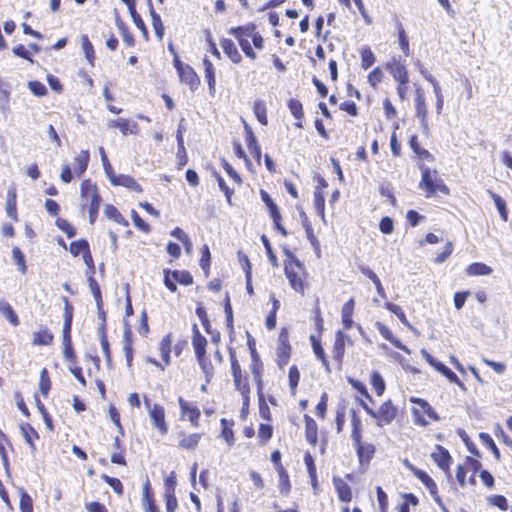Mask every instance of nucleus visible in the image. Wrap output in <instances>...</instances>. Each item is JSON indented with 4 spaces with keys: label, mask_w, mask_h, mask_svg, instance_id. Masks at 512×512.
I'll return each mask as SVG.
<instances>
[{
    "label": "nucleus",
    "mask_w": 512,
    "mask_h": 512,
    "mask_svg": "<svg viewBox=\"0 0 512 512\" xmlns=\"http://www.w3.org/2000/svg\"><path fill=\"white\" fill-rule=\"evenodd\" d=\"M80 206L82 209L88 207L90 224H94L100 209L101 197L98 188L91 180L86 179L80 187Z\"/></svg>",
    "instance_id": "obj_1"
},
{
    "label": "nucleus",
    "mask_w": 512,
    "mask_h": 512,
    "mask_svg": "<svg viewBox=\"0 0 512 512\" xmlns=\"http://www.w3.org/2000/svg\"><path fill=\"white\" fill-rule=\"evenodd\" d=\"M421 170L422 178L419 183V188L426 191V197H430L438 191L445 195L449 194L448 187L444 184L443 180L438 176L437 171H432L428 167H422Z\"/></svg>",
    "instance_id": "obj_2"
},
{
    "label": "nucleus",
    "mask_w": 512,
    "mask_h": 512,
    "mask_svg": "<svg viewBox=\"0 0 512 512\" xmlns=\"http://www.w3.org/2000/svg\"><path fill=\"white\" fill-rule=\"evenodd\" d=\"M411 402L415 404L412 408L414 422L420 426H427L429 420L437 421L439 417L430 404L421 398H411Z\"/></svg>",
    "instance_id": "obj_3"
},
{
    "label": "nucleus",
    "mask_w": 512,
    "mask_h": 512,
    "mask_svg": "<svg viewBox=\"0 0 512 512\" xmlns=\"http://www.w3.org/2000/svg\"><path fill=\"white\" fill-rule=\"evenodd\" d=\"M231 372L235 389L240 392L244 398V405H248L250 400V387L247 377H243L241 366L233 353H230Z\"/></svg>",
    "instance_id": "obj_4"
},
{
    "label": "nucleus",
    "mask_w": 512,
    "mask_h": 512,
    "mask_svg": "<svg viewBox=\"0 0 512 512\" xmlns=\"http://www.w3.org/2000/svg\"><path fill=\"white\" fill-rule=\"evenodd\" d=\"M360 404L367 414L377 420L378 426L390 424L397 414V409L393 406L391 401L384 402L377 412L371 409L363 400H360Z\"/></svg>",
    "instance_id": "obj_5"
},
{
    "label": "nucleus",
    "mask_w": 512,
    "mask_h": 512,
    "mask_svg": "<svg viewBox=\"0 0 512 512\" xmlns=\"http://www.w3.org/2000/svg\"><path fill=\"white\" fill-rule=\"evenodd\" d=\"M296 268L301 270L302 265L298 259L293 258L290 263L285 264V267H284L285 276L288 279L291 288L294 291H296L297 293L304 295V293H305L304 277L302 274H300L298 271H296Z\"/></svg>",
    "instance_id": "obj_6"
},
{
    "label": "nucleus",
    "mask_w": 512,
    "mask_h": 512,
    "mask_svg": "<svg viewBox=\"0 0 512 512\" xmlns=\"http://www.w3.org/2000/svg\"><path fill=\"white\" fill-rule=\"evenodd\" d=\"M144 404L153 427L157 429L161 435H166L168 433V424L165 419L164 407L159 404H151L146 398Z\"/></svg>",
    "instance_id": "obj_7"
},
{
    "label": "nucleus",
    "mask_w": 512,
    "mask_h": 512,
    "mask_svg": "<svg viewBox=\"0 0 512 512\" xmlns=\"http://www.w3.org/2000/svg\"><path fill=\"white\" fill-rule=\"evenodd\" d=\"M409 469L414 474V476L419 479L425 487L429 490L433 500L437 503V505L444 511L447 512L445 505L442 502V499L438 495V487L435 481L425 472L422 471L412 465H409Z\"/></svg>",
    "instance_id": "obj_8"
},
{
    "label": "nucleus",
    "mask_w": 512,
    "mask_h": 512,
    "mask_svg": "<svg viewBox=\"0 0 512 512\" xmlns=\"http://www.w3.org/2000/svg\"><path fill=\"white\" fill-rule=\"evenodd\" d=\"M164 274V284L171 292L177 291L176 283L186 286L193 283V277L188 271L175 270L171 272L165 270Z\"/></svg>",
    "instance_id": "obj_9"
},
{
    "label": "nucleus",
    "mask_w": 512,
    "mask_h": 512,
    "mask_svg": "<svg viewBox=\"0 0 512 512\" xmlns=\"http://www.w3.org/2000/svg\"><path fill=\"white\" fill-rule=\"evenodd\" d=\"M229 33L237 39L239 46L248 58L252 60L257 58L256 53L253 51L250 45L249 39H251V36H248L246 25L231 28Z\"/></svg>",
    "instance_id": "obj_10"
},
{
    "label": "nucleus",
    "mask_w": 512,
    "mask_h": 512,
    "mask_svg": "<svg viewBox=\"0 0 512 512\" xmlns=\"http://www.w3.org/2000/svg\"><path fill=\"white\" fill-rule=\"evenodd\" d=\"M416 116L420 120L421 127L425 133L429 131L428 108L425 101L424 91L421 87L416 88L415 98Z\"/></svg>",
    "instance_id": "obj_11"
},
{
    "label": "nucleus",
    "mask_w": 512,
    "mask_h": 512,
    "mask_svg": "<svg viewBox=\"0 0 512 512\" xmlns=\"http://www.w3.org/2000/svg\"><path fill=\"white\" fill-rule=\"evenodd\" d=\"M178 404L181 409L182 417H187L194 427H198L201 412L197 405L193 402L184 400L182 397L178 398Z\"/></svg>",
    "instance_id": "obj_12"
},
{
    "label": "nucleus",
    "mask_w": 512,
    "mask_h": 512,
    "mask_svg": "<svg viewBox=\"0 0 512 512\" xmlns=\"http://www.w3.org/2000/svg\"><path fill=\"white\" fill-rule=\"evenodd\" d=\"M386 70L392 75L395 81H402L408 78L405 64L400 58L393 57L385 65Z\"/></svg>",
    "instance_id": "obj_13"
},
{
    "label": "nucleus",
    "mask_w": 512,
    "mask_h": 512,
    "mask_svg": "<svg viewBox=\"0 0 512 512\" xmlns=\"http://www.w3.org/2000/svg\"><path fill=\"white\" fill-rule=\"evenodd\" d=\"M419 72L428 82H432L434 94L436 97V112L438 115H440L444 105V97L441 91V87L438 81L426 69L421 68Z\"/></svg>",
    "instance_id": "obj_14"
},
{
    "label": "nucleus",
    "mask_w": 512,
    "mask_h": 512,
    "mask_svg": "<svg viewBox=\"0 0 512 512\" xmlns=\"http://www.w3.org/2000/svg\"><path fill=\"white\" fill-rule=\"evenodd\" d=\"M431 457L440 469L444 471L449 470L451 464V456L447 449L441 445H436L434 451L431 454Z\"/></svg>",
    "instance_id": "obj_15"
},
{
    "label": "nucleus",
    "mask_w": 512,
    "mask_h": 512,
    "mask_svg": "<svg viewBox=\"0 0 512 512\" xmlns=\"http://www.w3.org/2000/svg\"><path fill=\"white\" fill-rule=\"evenodd\" d=\"M108 127L119 128L123 136H126L128 133L138 134L139 132L138 124L125 118L110 120L108 122Z\"/></svg>",
    "instance_id": "obj_16"
},
{
    "label": "nucleus",
    "mask_w": 512,
    "mask_h": 512,
    "mask_svg": "<svg viewBox=\"0 0 512 512\" xmlns=\"http://www.w3.org/2000/svg\"><path fill=\"white\" fill-rule=\"evenodd\" d=\"M353 443L360 463L369 462L374 455L375 447L370 443H363L362 438Z\"/></svg>",
    "instance_id": "obj_17"
},
{
    "label": "nucleus",
    "mask_w": 512,
    "mask_h": 512,
    "mask_svg": "<svg viewBox=\"0 0 512 512\" xmlns=\"http://www.w3.org/2000/svg\"><path fill=\"white\" fill-rule=\"evenodd\" d=\"M179 79L182 83L187 84L192 91L196 90L200 80L194 69L187 65L178 73Z\"/></svg>",
    "instance_id": "obj_18"
},
{
    "label": "nucleus",
    "mask_w": 512,
    "mask_h": 512,
    "mask_svg": "<svg viewBox=\"0 0 512 512\" xmlns=\"http://www.w3.org/2000/svg\"><path fill=\"white\" fill-rule=\"evenodd\" d=\"M376 327L380 335L391 342L396 348L404 351L407 354L411 353L410 349L406 345L402 344L398 338L394 337L393 333L386 325L382 324L381 322H377Z\"/></svg>",
    "instance_id": "obj_19"
},
{
    "label": "nucleus",
    "mask_w": 512,
    "mask_h": 512,
    "mask_svg": "<svg viewBox=\"0 0 512 512\" xmlns=\"http://www.w3.org/2000/svg\"><path fill=\"white\" fill-rule=\"evenodd\" d=\"M192 345L194 348L196 358H200L204 356L206 353L207 340L200 333L197 324L193 325V337H192Z\"/></svg>",
    "instance_id": "obj_20"
},
{
    "label": "nucleus",
    "mask_w": 512,
    "mask_h": 512,
    "mask_svg": "<svg viewBox=\"0 0 512 512\" xmlns=\"http://www.w3.org/2000/svg\"><path fill=\"white\" fill-rule=\"evenodd\" d=\"M333 484L337 491L338 497L343 502H350L352 499V491L350 486L340 477H333Z\"/></svg>",
    "instance_id": "obj_21"
},
{
    "label": "nucleus",
    "mask_w": 512,
    "mask_h": 512,
    "mask_svg": "<svg viewBox=\"0 0 512 512\" xmlns=\"http://www.w3.org/2000/svg\"><path fill=\"white\" fill-rule=\"evenodd\" d=\"M54 335L48 329H40L32 334L34 346H48L53 343Z\"/></svg>",
    "instance_id": "obj_22"
},
{
    "label": "nucleus",
    "mask_w": 512,
    "mask_h": 512,
    "mask_svg": "<svg viewBox=\"0 0 512 512\" xmlns=\"http://www.w3.org/2000/svg\"><path fill=\"white\" fill-rule=\"evenodd\" d=\"M220 45L224 53L233 63L241 62L242 56L239 53L235 43L231 39H223Z\"/></svg>",
    "instance_id": "obj_23"
},
{
    "label": "nucleus",
    "mask_w": 512,
    "mask_h": 512,
    "mask_svg": "<svg viewBox=\"0 0 512 512\" xmlns=\"http://www.w3.org/2000/svg\"><path fill=\"white\" fill-rule=\"evenodd\" d=\"M305 436L311 445H316L318 440V426L314 419L305 415Z\"/></svg>",
    "instance_id": "obj_24"
},
{
    "label": "nucleus",
    "mask_w": 512,
    "mask_h": 512,
    "mask_svg": "<svg viewBox=\"0 0 512 512\" xmlns=\"http://www.w3.org/2000/svg\"><path fill=\"white\" fill-rule=\"evenodd\" d=\"M355 301L353 298L348 300L342 307L341 317L344 329L348 330L353 326V312Z\"/></svg>",
    "instance_id": "obj_25"
},
{
    "label": "nucleus",
    "mask_w": 512,
    "mask_h": 512,
    "mask_svg": "<svg viewBox=\"0 0 512 512\" xmlns=\"http://www.w3.org/2000/svg\"><path fill=\"white\" fill-rule=\"evenodd\" d=\"M89 158L90 155L88 150H82L74 157V170L77 176H82L84 174L89 163Z\"/></svg>",
    "instance_id": "obj_26"
},
{
    "label": "nucleus",
    "mask_w": 512,
    "mask_h": 512,
    "mask_svg": "<svg viewBox=\"0 0 512 512\" xmlns=\"http://www.w3.org/2000/svg\"><path fill=\"white\" fill-rule=\"evenodd\" d=\"M171 348H172L171 335H166L162 338V340L159 343V352H160V355L165 363V366H168L171 363V358H170Z\"/></svg>",
    "instance_id": "obj_27"
},
{
    "label": "nucleus",
    "mask_w": 512,
    "mask_h": 512,
    "mask_svg": "<svg viewBox=\"0 0 512 512\" xmlns=\"http://www.w3.org/2000/svg\"><path fill=\"white\" fill-rule=\"evenodd\" d=\"M112 185L115 186H124L128 189L141 192L142 189L140 188L139 184L130 176L128 175H117L116 178H113Z\"/></svg>",
    "instance_id": "obj_28"
},
{
    "label": "nucleus",
    "mask_w": 512,
    "mask_h": 512,
    "mask_svg": "<svg viewBox=\"0 0 512 512\" xmlns=\"http://www.w3.org/2000/svg\"><path fill=\"white\" fill-rule=\"evenodd\" d=\"M182 439L179 442V447L186 450H194L198 446L202 434L200 433H192L188 435H182Z\"/></svg>",
    "instance_id": "obj_29"
},
{
    "label": "nucleus",
    "mask_w": 512,
    "mask_h": 512,
    "mask_svg": "<svg viewBox=\"0 0 512 512\" xmlns=\"http://www.w3.org/2000/svg\"><path fill=\"white\" fill-rule=\"evenodd\" d=\"M466 273L470 276H486L492 273V268L484 263L476 262L466 268Z\"/></svg>",
    "instance_id": "obj_30"
},
{
    "label": "nucleus",
    "mask_w": 512,
    "mask_h": 512,
    "mask_svg": "<svg viewBox=\"0 0 512 512\" xmlns=\"http://www.w3.org/2000/svg\"><path fill=\"white\" fill-rule=\"evenodd\" d=\"M290 113L293 115L295 119H297L299 122L295 124L296 127L302 128L301 120L304 116L303 113V107L299 100L297 99H290L287 103Z\"/></svg>",
    "instance_id": "obj_31"
},
{
    "label": "nucleus",
    "mask_w": 512,
    "mask_h": 512,
    "mask_svg": "<svg viewBox=\"0 0 512 512\" xmlns=\"http://www.w3.org/2000/svg\"><path fill=\"white\" fill-rule=\"evenodd\" d=\"M310 341L312 344L313 352L315 356L322 362V365L325 367L326 371H330L329 363L325 357L324 349L319 340L316 339L314 335H310Z\"/></svg>",
    "instance_id": "obj_32"
},
{
    "label": "nucleus",
    "mask_w": 512,
    "mask_h": 512,
    "mask_svg": "<svg viewBox=\"0 0 512 512\" xmlns=\"http://www.w3.org/2000/svg\"><path fill=\"white\" fill-rule=\"evenodd\" d=\"M20 430H21L22 436L25 439L26 443L29 444V446L31 448V452L34 453L36 450V447L34 444V439L38 438V433L29 424L21 425Z\"/></svg>",
    "instance_id": "obj_33"
},
{
    "label": "nucleus",
    "mask_w": 512,
    "mask_h": 512,
    "mask_svg": "<svg viewBox=\"0 0 512 512\" xmlns=\"http://www.w3.org/2000/svg\"><path fill=\"white\" fill-rule=\"evenodd\" d=\"M314 208L316 210V213L325 222V198L323 191L318 187H315L314 191Z\"/></svg>",
    "instance_id": "obj_34"
},
{
    "label": "nucleus",
    "mask_w": 512,
    "mask_h": 512,
    "mask_svg": "<svg viewBox=\"0 0 512 512\" xmlns=\"http://www.w3.org/2000/svg\"><path fill=\"white\" fill-rule=\"evenodd\" d=\"M105 216L113 220L114 222L128 226V221L122 216V214L118 211V209L113 205H106L104 209Z\"/></svg>",
    "instance_id": "obj_35"
},
{
    "label": "nucleus",
    "mask_w": 512,
    "mask_h": 512,
    "mask_svg": "<svg viewBox=\"0 0 512 512\" xmlns=\"http://www.w3.org/2000/svg\"><path fill=\"white\" fill-rule=\"evenodd\" d=\"M0 314L5 317L14 327L19 325L18 316L9 303L0 302Z\"/></svg>",
    "instance_id": "obj_36"
},
{
    "label": "nucleus",
    "mask_w": 512,
    "mask_h": 512,
    "mask_svg": "<svg viewBox=\"0 0 512 512\" xmlns=\"http://www.w3.org/2000/svg\"><path fill=\"white\" fill-rule=\"evenodd\" d=\"M349 339L342 331H338L334 343V358L341 360L345 351V339Z\"/></svg>",
    "instance_id": "obj_37"
},
{
    "label": "nucleus",
    "mask_w": 512,
    "mask_h": 512,
    "mask_svg": "<svg viewBox=\"0 0 512 512\" xmlns=\"http://www.w3.org/2000/svg\"><path fill=\"white\" fill-rule=\"evenodd\" d=\"M253 111H254V114L257 118V120L262 124V125H267L268 124V118H267V109H266V104L263 100H257L254 102V106H253Z\"/></svg>",
    "instance_id": "obj_38"
},
{
    "label": "nucleus",
    "mask_w": 512,
    "mask_h": 512,
    "mask_svg": "<svg viewBox=\"0 0 512 512\" xmlns=\"http://www.w3.org/2000/svg\"><path fill=\"white\" fill-rule=\"evenodd\" d=\"M260 196H261L262 201L266 204L271 218L276 219V220L278 218H280L279 209H278L277 205L274 203V201L272 200V198L270 197V195L265 190H261Z\"/></svg>",
    "instance_id": "obj_39"
},
{
    "label": "nucleus",
    "mask_w": 512,
    "mask_h": 512,
    "mask_svg": "<svg viewBox=\"0 0 512 512\" xmlns=\"http://www.w3.org/2000/svg\"><path fill=\"white\" fill-rule=\"evenodd\" d=\"M277 471H278V477H279V489H280V492L283 495H288V493L290 491V488H291L288 473L282 467V465L277 467Z\"/></svg>",
    "instance_id": "obj_40"
},
{
    "label": "nucleus",
    "mask_w": 512,
    "mask_h": 512,
    "mask_svg": "<svg viewBox=\"0 0 512 512\" xmlns=\"http://www.w3.org/2000/svg\"><path fill=\"white\" fill-rule=\"evenodd\" d=\"M20 501L19 508L21 512H33V500L30 495L23 489L18 490Z\"/></svg>",
    "instance_id": "obj_41"
},
{
    "label": "nucleus",
    "mask_w": 512,
    "mask_h": 512,
    "mask_svg": "<svg viewBox=\"0 0 512 512\" xmlns=\"http://www.w3.org/2000/svg\"><path fill=\"white\" fill-rule=\"evenodd\" d=\"M246 31L248 32V36H251L254 47L258 50H262L264 47V39L260 33L256 31V26L249 23L246 25Z\"/></svg>",
    "instance_id": "obj_42"
},
{
    "label": "nucleus",
    "mask_w": 512,
    "mask_h": 512,
    "mask_svg": "<svg viewBox=\"0 0 512 512\" xmlns=\"http://www.w3.org/2000/svg\"><path fill=\"white\" fill-rule=\"evenodd\" d=\"M488 193L491 196L492 200L494 201L502 220L506 222L508 220V212L506 209L505 200L502 199L498 194H496L490 190L488 191Z\"/></svg>",
    "instance_id": "obj_43"
},
{
    "label": "nucleus",
    "mask_w": 512,
    "mask_h": 512,
    "mask_svg": "<svg viewBox=\"0 0 512 512\" xmlns=\"http://www.w3.org/2000/svg\"><path fill=\"white\" fill-rule=\"evenodd\" d=\"M150 14L152 18V26L155 31V35L161 41L163 39L165 31L164 24L161 20L160 15L157 14L153 9H151Z\"/></svg>",
    "instance_id": "obj_44"
},
{
    "label": "nucleus",
    "mask_w": 512,
    "mask_h": 512,
    "mask_svg": "<svg viewBox=\"0 0 512 512\" xmlns=\"http://www.w3.org/2000/svg\"><path fill=\"white\" fill-rule=\"evenodd\" d=\"M6 212L7 215L13 219L17 220V212H16V193L15 190L8 191V199L6 203Z\"/></svg>",
    "instance_id": "obj_45"
},
{
    "label": "nucleus",
    "mask_w": 512,
    "mask_h": 512,
    "mask_svg": "<svg viewBox=\"0 0 512 512\" xmlns=\"http://www.w3.org/2000/svg\"><path fill=\"white\" fill-rule=\"evenodd\" d=\"M386 308L392 312L393 314H395L398 319L405 325L407 326L409 329L411 330H414V327L410 324V322L408 321V319L406 318V315L404 314L402 308L397 305V304H394V303H387L386 304Z\"/></svg>",
    "instance_id": "obj_46"
},
{
    "label": "nucleus",
    "mask_w": 512,
    "mask_h": 512,
    "mask_svg": "<svg viewBox=\"0 0 512 512\" xmlns=\"http://www.w3.org/2000/svg\"><path fill=\"white\" fill-rule=\"evenodd\" d=\"M351 425H352V441H358V438H362L361 435V419L358 417L355 410H351Z\"/></svg>",
    "instance_id": "obj_47"
},
{
    "label": "nucleus",
    "mask_w": 512,
    "mask_h": 512,
    "mask_svg": "<svg viewBox=\"0 0 512 512\" xmlns=\"http://www.w3.org/2000/svg\"><path fill=\"white\" fill-rule=\"evenodd\" d=\"M421 355L424 357V359L439 373L444 375V373L449 369L446 365H444L442 362L436 360L434 357H432L425 349L421 350Z\"/></svg>",
    "instance_id": "obj_48"
},
{
    "label": "nucleus",
    "mask_w": 512,
    "mask_h": 512,
    "mask_svg": "<svg viewBox=\"0 0 512 512\" xmlns=\"http://www.w3.org/2000/svg\"><path fill=\"white\" fill-rule=\"evenodd\" d=\"M81 47L85 54L86 59L90 64H93L94 60V49L87 35L81 36Z\"/></svg>",
    "instance_id": "obj_49"
},
{
    "label": "nucleus",
    "mask_w": 512,
    "mask_h": 512,
    "mask_svg": "<svg viewBox=\"0 0 512 512\" xmlns=\"http://www.w3.org/2000/svg\"><path fill=\"white\" fill-rule=\"evenodd\" d=\"M361 67L364 70L369 69L375 62V55L370 48H364L361 50Z\"/></svg>",
    "instance_id": "obj_50"
},
{
    "label": "nucleus",
    "mask_w": 512,
    "mask_h": 512,
    "mask_svg": "<svg viewBox=\"0 0 512 512\" xmlns=\"http://www.w3.org/2000/svg\"><path fill=\"white\" fill-rule=\"evenodd\" d=\"M371 385L373 386L378 396H381L384 393L385 381L379 372H373L371 377Z\"/></svg>",
    "instance_id": "obj_51"
},
{
    "label": "nucleus",
    "mask_w": 512,
    "mask_h": 512,
    "mask_svg": "<svg viewBox=\"0 0 512 512\" xmlns=\"http://www.w3.org/2000/svg\"><path fill=\"white\" fill-rule=\"evenodd\" d=\"M12 257L14 263L18 266L19 271L21 273H25L27 269L25 257L19 247H14L12 249Z\"/></svg>",
    "instance_id": "obj_52"
},
{
    "label": "nucleus",
    "mask_w": 512,
    "mask_h": 512,
    "mask_svg": "<svg viewBox=\"0 0 512 512\" xmlns=\"http://www.w3.org/2000/svg\"><path fill=\"white\" fill-rule=\"evenodd\" d=\"M89 249V244L86 240H77L70 244V253L73 256L84 254Z\"/></svg>",
    "instance_id": "obj_53"
},
{
    "label": "nucleus",
    "mask_w": 512,
    "mask_h": 512,
    "mask_svg": "<svg viewBox=\"0 0 512 512\" xmlns=\"http://www.w3.org/2000/svg\"><path fill=\"white\" fill-rule=\"evenodd\" d=\"M98 334L100 337V344H101L103 354H104L107 362H110L111 361V353H110V349H109V342L106 337V333L104 332V327L98 328Z\"/></svg>",
    "instance_id": "obj_54"
},
{
    "label": "nucleus",
    "mask_w": 512,
    "mask_h": 512,
    "mask_svg": "<svg viewBox=\"0 0 512 512\" xmlns=\"http://www.w3.org/2000/svg\"><path fill=\"white\" fill-rule=\"evenodd\" d=\"M480 438L483 441V443L492 451L493 455L497 460H500V451L497 448L494 440L492 437L487 433H481Z\"/></svg>",
    "instance_id": "obj_55"
},
{
    "label": "nucleus",
    "mask_w": 512,
    "mask_h": 512,
    "mask_svg": "<svg viewBox=\"0 0 512 512\" xmlns=\"http://www.w3.org/2000/svg\"><path fill=\"white\" fill-rule=\"evenodd\" d=\"M251 372L254 375V379L257 384V392L260 393L263 390V381L261 378L260 365L257 363L253 356V363L250 366Z\"/></svg>",
    "instance_id": "obj_56"
},
{
    "label": "nucleus",
    "mask_w": 512,
    "mask_h": 512,
    "mask_svg": "<svg viewBox=\"0 0 512 512\" xmlns=\"http://www.w3.org/2000/svg\"><path fill=\"white\" fill-rule=\"evenodd\" d=\"M57 227L63 231L67 237L72 238L76 234V229L65 219L58 218L56 220Z\"/></svg>",
    "instance_id": "obj_57"
},
{
    "label": "nucleus",
    "mask_w": 512,
    "mask_h": 512,
    "mask_svg": "<svg viewBox=\"0 0 512 512\" xmlns=\"http://www.w3.org/2000/svg\"><path fill=\"white\" fill-rule=\"evenodd\" d=\"M197 361L207 378V382H209L213 376V366L211 362L207 360L205 355L197 358Z\"/></svg>",
    "instance_id": "obj_58"
},
{
    "label": "nucleus",
    "mask_w": 512,
    "mask_h": 512,
    "mask_svg": "<svg viewBox=\"0 0 512 512\" xmlns=\"http://www.w3.org/2000/svg\"><path fill=\"white\" fill-rule=\"evenodd\" d=\"M165 500H166V512H175L178 508V501L175 496V493L171 491H165Z\"/></svg>",
    "instance_id": "obj_59"
},
{
    "label": "nucleus",
    "mask_w": 512,
    "mask_h": 512,
    "mask_svg": "<svg viewBox=\"0 0 512 512\" xmlns=\"http://www.w3.org/2000/svg\"><path fill=\"white\" fill-rule=\"evenodd\" d=\"M398 43L405 56L410 55L409 41L405 30L401 27L398 32Z\"/></svg>",
    "instance_id": "obj_60"
},
{
    "label": "nucleus",
    "mask_w": 512,
    "mask_h": 512,
    "mask_svg": "<svg viewBox=\"0 0 512 512\" xmlns=\"http://www.w3.org/2000/svg\"><path fill=\"white\" fill-rule=\"evenodd\" d=\"M129 12H130V15L133 19L135 26L142 32V34L145 38H148L147 27H146L145 23L143 22V20L141 19V16L137 13L136 9L134 8L133 10H131Z\"/></svg>",
    "instance_id": "obj_61"
},
{
    "label": "nucleus",
    "mask_w": 512,
    "mask_h": 512,
    "mask_svg": "<svg viewBox=\"0 0 512 512\" xmlns=\"http://www.w3.org/2000/svg\"><path fill=\"white\" fill-rule=\"evenodd\" d=\"M131 217L133 224L137 229L145 233L150 231V226L137 214L135 210H132Z\"/></svg>",
    "instance_id": "obj_62"
},
{
    "label": "nucleus",
    "mask_w": 512,
    "mask_h": 512,
    "mask_svg": "<svg viewBox=\"0 0 512 512\" xmlns=\"http://www.w3.org/2000/svg\"><path fill=\"white\" fill-rule=\"evenodd\" d=\"M102 479L118 494L123 493V485L117 478L110 477L108 475H102Z\"/></svg>",
    "instance_id": "obj_63"
},
{
    "label": "nucleus",
    "mask_w": 512,
    "mask_h": 512,
    "mask_svg": "<svg viewBox=\"0 0 512 512\" xmlns=\"http://www.w3.org/2000/svg\"><path fill=\"white\" fill-rule=\"evenodd\" d=\"M382 79L383 72L379 67L373 69L368 75V82L373 88H376Z\"/></svg>",
    "instance_id": "obj_64"
}]
</instances>
